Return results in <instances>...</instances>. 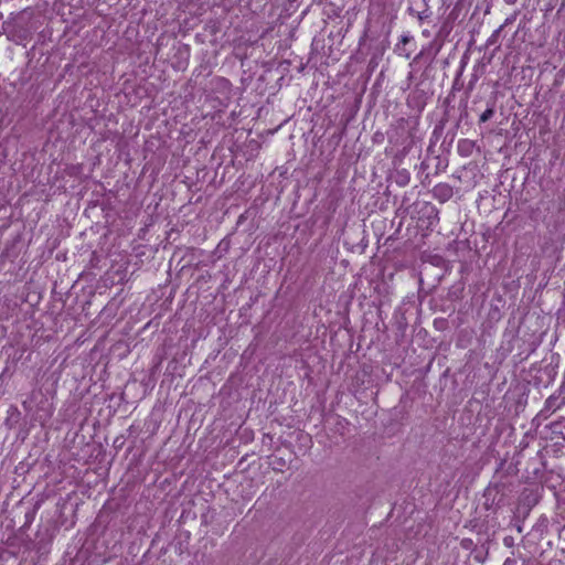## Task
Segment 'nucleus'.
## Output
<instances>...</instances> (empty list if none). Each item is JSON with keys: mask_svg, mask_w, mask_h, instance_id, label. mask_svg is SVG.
<instances>
[{"mask_svg": "<svg viewBox=\"0 0 565 565\" xmlns=\"http://www.w3.org/2000/svg\"><path fill=\"white\" fill-rule=\"evenodd\" d=\"M408 11L411 14H416V17L418 18L419 21H424V20L428 19L430 15L428 9H425L420 12H415L413 8H409Z\"/></svg>", "mask_w": 565, "mask_h": 565, "instance_id": "39448f33", "label": "nucleus"}, {"mask_svg": "<svg viewBox=\"0 0 565 565\" xmlns=\"http://www.w3.org/2000/svg\"><path fill=\"white\" fill-rule=\"evenodd\" d=\"M494 114V109L493 107H488L481 115H480V118H479V121L480 122H487L488 120H490L492 118Z\"/></svg>", "mask_w": 565, "mask_h": 565, "instance_id": "20e7f679", "label": "nucleus"}, {"mask_svg": "<svg viewBox=\"0 0 565 565\" xmlns=\"http://www.w3.org/2000/svg\"><path fill=\"white\" fill-rule=\"evenodd\" d=\"M2 18H3V15H2V13H0V20H2Z\"/></svg>", "mask_w": 565, "mask_h": 565, "instance_id": "2eb2a0df", "label": "nucleus"}, {"mask_svg": "<svg viewBox=\"0 0 565 565\" xmlns=\"http://www.w3.org/2000/svg\"><path fill=\"white\" fill-rule=\"evenodd\" d=\"M502 29H503V25H501L499 29H497V30L491 34V36L488 39V42H487V44H488V45H493V44H495V43H497L498 38H499V35H500V33H501Z\"/></svg>", "mask_w": 565, "mask_h": 565, "instance_id": "0eeeda50", "label": "nucleus"}, {"mask_svg": "<svg viewBox=\"0 0 565 565\" xmlns=\"http://www.w3.org/2000/svg\"><path fill=\"white\" fill-rule=\"evenodd\" d=\"M511 541H513V537H510V541L508 537L504 539V542L507 545H510L511 544Z\"/></svg>", "mask_w": 565, "mask_h": 565, "instance_id": "9b49d317", "label": "nucleus"}, {"mask_svg": "<svg viewBox=\"0 0 565 565\" xmlns=\"http://www.w3.org/2000/svg\"><path fill=\"white\" fill-rule=\"evenodd\" d=\"M511 541H513V537H510V541L508 537L504 539V542L507 545H510L511 544Z\"/></svg>", "mask_w": 565, "mask_h": 565, "instance_id": "f8f14e48", "label": "nucleus"}, {"mask_svg": "<svg viewBox=\"0 0 565 565\" xmlns=\"http://www.w3.org/2000/svg\"><path fill=\"white\" fill-rule=\"evenodd\" d=\"M518 532H522V527L520 525H518Z\"/></svg>", "mask_w": 565, "mask_h": 565, "instance_id": "4468645a", "label": "nucleus"}, {"mask_svg": "<svg viewBox=\"0 0 565 565\" xmlns=\"http://www.w3.org/2000/svg\"><path fill=\"white\" fill-rule=\"evenodd\" d=\"M551 429L554 434L565 438V419L556 420L551 424Z\"/></svg>", "mask_w": 565, "mask_h": 565, "instance_id": "7ed1b4c3", "label": "nucleus"}, {"mask_svg": "<svg viewBox=\"0 0 565 565\" xmlns=\"http://www.w3.org/2000/svg\"><path fill=\"white\" fill-rule=\"evenodd\" d=\"M434 195L440 201H447L452 195V190L447 184H439L434 189Z\"/></svg>", "mask_w": 565, "mask_h": 565, "instance_id": "f03ea898", "label": "nucleus"}, {"mask_svg": "<svg viewBox=\"0 0 565 565\" xmlns=\"http://www.w3.org/2000/svg\"><path fill=\"white\" fill-rule=\"evenodd\" d=\"M513 20H514V17H511V18L505 19L504 24H502V25H503V28H504L505 25H508V24L512 23V22H513Z\"/></svg>", "mask_w": 565, "mask_h": 565, "instance_id": "1a4fd4ad", "label": "nucleus"}, {"mask_svg": "<svg viewBox=\"0 0 565 565\" xmlns=\"http://www.w3.org/2000/svg\"><path fill=\"white\" fill-rule=\"evenodd\" d=\"M411 40H412V38L409 35H402L401 43L405 45V44L409 43Z\"/></svg>", "mask_w": 565, "mask_h": 565, "instance_id": "6e6552de", "label": "nucleus"}, {"mask_svg": "<svg viewBox=\"0 0 565 565\" xmlns=\"http://www.w3.org/2000/svg\"><path fill=\"white\" fill-rule=\"evenodd\" d=\"M39 19L31 8L14 14L9 21L2 22V30L8 38L18 44L31 40L33 33L40 28Z\"/></svg>", "mask_w": 565, "mask_h": 565, "instance_id": "f257e3e1", "label": "nucleus"}, {"mask_svg": "<svg viewBox=\"0 0 565 565\" xmlns=\"http://www.w3.org/2000/svg\"><path fill=\"white\" fill-rule=\"evenodd\" d=\"M423 55V52H419V54L416 56L415 60L419 58Z\"/></svg>", "mask_w": 565, "mask_h": 565, "instance_id": "ddd939ff", "label": "nucleus"}, {"mask_svg": "<svg viewBox=\"0 0 565 565\" xmlns=\"http://www.w3.org/2000/svg\"><path fill=\"white\" fill-rule=\"evenodd\" d=\"M516 1H518V0H504V2H505L507 4H510V6L515 4V3H516Z\"/></svg>", "mask_w": 565, "mask_h": 565, "instance_id": "9d476101", "label": "nucleus"}, {"mask_svg": "<svg viewBox=\"0 0 565 565\" xmlns=\"http://www.w3.org/2000/svg\"><path fill=\"white\" fill-rule=\"evenodd\" d=\"M557 397L556 396H550L545 402V408L546 409H556L559 407L557 404Z\"/></svg>", "mask_w": 565, "mask_h": 565, "instance_id": "423d86ee", "label": "nucleus"}]
</instances>
